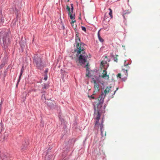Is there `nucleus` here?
I'll list each match as a JSON object with an SVG mask.
<instances>
[{
	"instance_id": "f257e3e1",
	"label": "nucleus",
	"mask_w": 160,
	"mask_h": 160,
	"mask_svg": "<svg viewBox=\"0 0 160 160\" xmlns=\"http://www.w3.org/2000/svg\"><path fill=\"white\" fill-rule=\"evenodd\" d=\"M112 87H107L106 89L104 91V93L103 92L102 94L101 97L99 101V102L97 104V108L98 110L96 111V107L95 105L93 104V108L94 109V115H95L96 112L97 113L96 115V117L94 118L95 120V126H98L99 121L101 117V114L102 113H104L105 112V109L108 103V102L111 99L113 98L114 95L115 94L117 91L118 88H117L116 90L111 95H109L108 96L106 103H105L103 107H102V105L103 103L104 99L105 96L106 94H108V93H110L112 92L111 90Z\"/></svg>"
},
{
	"instance_id": "f03ea898",
	"label": "nucleus",
	"mask_w": 160,
	"mask_h": 160,
	"mask_svg": "<svg viewBox=\"0 0 160 160\" xmlns=\"http://www.w3.org/2000/svg\"><path fill=\"white\" fill-rule=\"evenodd\" d=\"M85 45L84 43L81 42L80 38L77 34L74 45V52L76 53V56L78 58V61L81 65H85L87 63H89L88 62L87 58L91 57L90 55L88 57L84 47Z\"/></svg>"
},
{
	"instance_id": "7ed1b4c3",
	"label": "nucleus",
	"mask_w": 160,
	"mask_h": 160,
	"mask_svg": "<svg viewBox=\"0 0 160 160\" xmlns=\"http://www.w3.org/2000/svg\"><path fill=\"white\" fill-rule=\"evenodd\" d=\"M33 63L37 69L42 70L45 66L42 59L38 54L35 55L33 57Z\"/></svg>"
},
{
	"instance_id": "20e7f679",
	"label": "nucleus",
	"mask_w": 160,
	"mask_h": 160,
	"mask_svg": "<svg viewBox=\"0 0 160 160\" xmlns=\"http://www.w3.org/2000/svg\"><path fill=\"white\" fill-rule=\"evenodd\" d=\"M1 37L0 38V42L1 45L4 48L6 49L8 47L10 40L8 38V33L5 32L2 33Z\"/></svg>"
},
{
	"instance_id": "39448f33",
	"label": "nucleus",
	"mask_w": 160,
	"mask_h": 160,
	"mask_svg": "<svg viewBox=\"0 0 160 160\" xmlns=\"http://www.w3.org/2000/svg\"><path fill=\"white\" fill-rule=\"evenodd\" d=\"M71 6V10H70V7L68 6H67L66 7V9L68 11V15L70 16V19H73L72 20V22H71V23L72 25V26L73 27V28H75L76 27H74V25L72 24V23H73L74 22H76V21L75 19V15L72 14L73 13V4L72 3H71L70 4Z\"/></svg>"
},
{
	"instance_id": "423d86ee",
	"label": "nucleus",
	"mask_w": 160,
	"mask_h": 160,
	"mask_svg": "<svg viewBox=\"0 0 160 160\" xmlns=\"http://www.w3.org/2000/svg\"><path fill=\"white\" fill-rule=\"evenodd\" d=\"M99 78L97 76H94L92 78V80L94 81V91L93 93H96L99 91L101 86L99 84V82H98L99 80Z\"/></svg>"
},
{
	"instance_id": "0eeeda50",
	"label": "nucleus",
	"mask_w": 160,
	"mask_h": 160,
	"mask_svg": "<svg viewBox=\"0 0 160 160\" xmlns=\"http://www.w3.org/2000/svg\"><path fill=\"white\" fill-rule=\"evenodd\" d=\"M129 64L128 63H126V61L125 62L124 66L126 67L127 69H122V70L125 74V76L123 78H122L121 74L118 73V77L121 78L123 81H125L127 79V77L128 75L127 70L130 68L128 66Z\"/></svg>"
},
{
	"instance_id": "6e6552de",
	"label": "nucleus",
	"mask_w": 160,
	"mask_h": 160,
	"mask_svg": "<svg viewBox=\"0 0 160 160\" xmlns=\"http://www.w3.org/2000/svg\"><path fill=\"white\" fill-rule=\"evenodd\" d=\"M104 116H103L102 118V120L101 121L100 124L99 123V125L98 126H94V127L95 128L96 127H97L98 128L99 126H100V129L101 131V134L102 136L103 135V132L104 130V125L103 124V123L104 122Z\"/></svg>"
},
{
	"instance_id": "1a4fd4ad",
	"label": "nucleus",
	"mask_w": 160,
	"mask_h": 160,
	"mask_svg": "<svg viewBox=\"0 0 160 160\" xmlns=\"http://www.w3.org/2000/svg\"><path fill=\"white\" fill-rule=\"evenodd\" d=\"M76 141V140L75 139H73L69 140L68 141V144L71 143V144L69 145V148H66L65 151H66L67 152H68L69 151L70 147H72L73 145Z\"/></svg>"
},
{
	"instance_id": "9d476101",
	"label": "nucleus",
	"mask_w": 160,
	"mask_h": 160,
	"mask_svg": "<svg viewBox=\"0 0 160 160\" xmlns=\"http://www.w3.org/2000/svg\"><path fill=\"white\" fill-rule=\"evenodd\" d=\"M29 144V142L28 140H25L24 142H23L21 149L22 151H24L26 149V148L28 147V146Z\"/></svg>"
},
{
	"instance_id": "9b49d317",
	"label": "nucleus",
	"mask_w": 160,
	"mask_h": 160,
	"mask_svg": "<svg viewBox=\"0 0 160 160\" xmlns=\"http://www.w3.org/2000/svg\"><path fill=\"white\" fill-rule=\"evenodd\" d=\"M0 24H2L4 21V18L3 16L2 10H0Z\"/></svg>"
},
{
	"instance_id": "f8f14e48",
	"label": "nucleus",
	"mask_w": 160,
	"mask_h": 160,
	"mask_svg": "<svg viewBox=\"0 0 160 160\" xmlns=\"http://www.w3.org/2000/svg\"><path fill=\"white\" fill-rule=\"evenodd\" d=\"M86 68V70L88 71V72L87 73L86 75L88 76L90 74L89 69V63H87V64H85L84 67Z\"/></svg>"
},
{
	"instance_id": "ddd939ff",
	"label": "nucleus",
	"mask_w": 160,
	"mask_h": 160,
	"mask_svg": "<svg viewBox=\"0 0 160 160\" xmlns=\"http://www.w3.org/2000/svg\"><path fill=\"white\" fill-rule=\"evenodd\" d=\"M39 91H40L41 93L42 94V97L43 96L44 98H45V95L47 93L46 90L42 88V89L41 90H39Z\"/></svg>"
},
{
	"instance_id": "4468645a",
	"label": "nucleus",
	"mask_w": 160,
	"mask_h": 160,
	"mask_svg": "<svg viewBox=\"0 0 160 160\" xmlns=\"http://www.w3.org/2000/svg\"><path fill=\"white\" fill-rule=\"evenodd\" d=\"M100 30H101V29H99L98 32V38L99 41L100 42H103L104 40H103V39L100 36V35L99 34V32H100Z\"/></svg>"
},
{
	"instance_id": "2eb2a0df",
	"label": "nucleus",
	"mask_w": 160,
	"mask_h": 160,
	"mask_svg": "<svg viewBox=\"0 0 160 160\" xmlns=\"http://www.w3.org/2000/svg\"><path fill=\"white\" fill-rule=\"evenodd\" d=\"M103 71V72H105V73L103 74L102 75V77L104 78H107V79H109V77L108 75H107V72L106 71V70H104Z\"/></svg>"
},
{
	"instance_id": "dca6fc26",
	"label": "nucleus",
	"mask_w": 160,
	"mask_h": 160,
	"mask_svg": "<svg viewBox=\"0 0 160 160\" xmlns=\"http://www.w3.org/2000/svg\"><path fill=\"white\" fill-rule=\"evenodd\" d=\"M42 88H43V89L46 90L47 89H48L49 88V85L48 84L44 83L42 84Z\"/></svg>"
},
{
	"instance_id": "f3484780",
	"label": "nucleus",
	"mask_w": 160,
	"mask_h": 160,
	"mask_svg": "<svg viewBox=\"0 0 160 160\" xmlns=\"http://www.w3.org/2000/svg\"><path fill=\"white\" fill-rule=\"evenodd\" d=\"M110 56L116 62H118V59L115 58V56L113 55L112 53L111 54Z\"/></svg>"
},
{
	"instance_id": "a211bd4d",
	"label": "nucleus",
	"mask_w": 160,
	"mask_h": 160,
	"mask_svg": "<svg viewBox=\"0 0 160 160\" xmlns=\"http://www.w3.org/2000/svg\"><path fill=\"white\" fill-rule=\"evenodd\" d=\"M24 70V66H22V68L20 70V74L19 75L20 77H21Z\"/></svg>"
},
{
	"instance_id": "6ab92c4d",
	"label": "nucleus",
	"mask_w": 160,
	"mask_h": 160,
	"mask_svg": "<svg viewBox=\"0 0 160 160\" xmlns=\"http://www.w3.org/2000/svg\"><path fill=\"white\" fill-rule=\"evenodd\" d=\"M25 43L24 42H20V46L21 48L23 50V48L25 47Z\"/></svg>"
},
{
	"instance_id": "aec40b11",
	"label": "nucleus",
	"mask_w": 160,
	"mask_h": 160,
	"mask_svg": "<svg viewBox=\"0 0 160 160\" xmlns=\"http://www.w3.org/2000/svg\"><path fill=\"white\" fill-rule=\"evenodd\" d=\"M109 15L110 16L111 18H112V9L110 8L109 9Z\"/></svg>"
},
{
	"instance_id": "412c9836",
	"label": "nucleus",
	"mask_w": 160,
	"mask_h": 160,
	"mask_svg": "<svg viewBox=\"0 0 160 160\" xmlns=\"http://www.w3.org/2000/svg\"><path fill=\"white\" fill-rule=\"evenodd\" d=\"M128 13L125 12V11H124V12L123 13H122V16L123 18L124 19H125V15Z\"/></svg>"
},
{
	"instance_id": "4be33fe9",
	"label": "nucleus",
	"mask_w": 160,
	"mask_h": 160,
	"mask_svg": "<svg viewBox=\"0 0 160 160\" xmlns=\"http://www.w3.org/2000/svg\"><path fill=\"white\" fill-rule=\"evenodd\" d=\"M5 65V63L4 62H3L0 65V69H2L4 66Z\"/></svg>"
},
{
	"instance_id": "5701e85b",
	"label": "nucleus",
	"mask_w": 160,
	"mask_h": 160,
	"mask_svg": "<svg viewBox=\"0 0 160 160\" xmlns=\"http://www.w3.org/2000/svg\"><path fill=\"white\" fill-rule=\"evenodd\" d=\"M81 28L82 30L84 31L85 32H86V28L84 26H82Z\"/></svg>"
},
{
	"instance_id": "b1692460",
	"label": "nucleus",
	"mask_w": 160,
	"mask_h": 160,
	"mask_svg": "<svg viewBox=\"0 0 160 160\" xmlns=\"http://www.w3.org/2000/svg\"><path fill=\"white\" fill-rule=\"evenodd\" d=\"M48 79V74H45L44 77V79L45 81H46Z\"/></svg>"
},
{
	"instance_id": "393cba45",
	"label": "nucleus",
	"mask_w": 160,
	"mask_h": 160,
	"mask_svg": "<svg viewBox=\"0 0 160 160\" xmlns=\"http://www.w3.org/2000/svg\"><path fill=\"white\" fill-rule=\"evenodd\" d=\"M88 97L90 99H95V98L93 96V95H91V96H88Z\"/></svg>"
},
{
	"instance_id": "a878e982",
	"label": "nucleus",
	"mask_w": 160,
	"mask_h": 160,
	"mask_svg": "<svg viewBox=\"0 0 160 160\" xmlns=\"http://www.w3.org/2000/svg\"><path fill=\"white\" fill-rule=\"evenodd\" d=\"M48 71V68H46L44 71V73L45 74H47V73Z\"/></svg>"
},
{
	"instance_id": "bb28decb",
	"label": "nucleus",
	"mask_w": 160,
	"mask_h": 160,
	"mask_svg": "<svg viewBox=\"0 0 160 160\" xmlns=\"http://www.w3.org/2000/svg\"><path fill=\"white\" fill-rule=\"evenodd\" d=\"M21 77H20V76H19V78H18V79L17 81V84H19V83L21 80Z\"/></svg>"
},
{
	"instance_id": "cd10ccee",
	"label": "nucleus",
	"mask_w": 160,
	"mask_h": 160,
	"mask_svg": "<svg viewBox=\"0 0 160 160\" xmlns=\"http://www.w3.org/2000/svg\"><path fill=\"white\" fill-rule=\"evenodd\" d=\"M62 29H63V30L65 28L64 24L63 23H62Z\"/></svg>"
},
{
	"instance_id": "c85d7f7f",
	"label": "nucleus",
	"mask_w": 160,
	"mask_h": 160,
	"mask_svg": "<svg viewBox=\"0 0 160 160\" xmlns=\"http://www.w3.org/2000/svg\"><path fill=\"white\" fill-rule=\"evenodd\" d=\"M59 119H60V120L61 121V122H63V121H64V119L63 118H60L59 117Z\"/></svg>"
},
{
	"instance_id": "c756f323",
	"label": "nucleus",
	"mask_w": 160,
	"mask_h": 160,
	"mask_svg": "<svg viewBox=\"0 0 160 160\" xmlns=\"http://www.w3.org/2000/svg\"><path fill=\"white\" fill-rule=\"evenodd\" d=\"M52 157V156H50V157H48L47 160H51L50 157Z\"/></svg>"
},
{
	"instance_id": "7c9ffc66",
	"label": "nucleus",
	"mask_w": 160,
	"mask_h": 160,
	"mask_svg": "<svg viewBox=\"0 0 160 160\" xmlns=\"http://www.w3.org/2000/svg\"><path fill=\"white\" fill-rule=\"evenodd\" d=\"M103 19L104 20H105L107 19L106 17L105 16H104Z\"/></svg>"
},
{
	"instance_id": "2f4dec72",
	"label": "nucleus",
	"mask_w": 160,
	"mask_h": 160,
	"mask_svg": "<svg viewBox=\"0 0 160 160\" xmlns=\"http://www.w3.org/2000/svg\"><path fill=\"white\" fill-rule=\"evenodd\" d=\"M2 102H3V101L2 100L0 102V105L1 104V105H2Z\"/></svg>"
},
{
	"instance_id": "473e14b6",
	"label": "nucleus",
	"mask_w": 160,
	"mask_h": 160,
	"mask_svg": "<svg viewBox=\"0 0 160 160\" xmlns=\"http://www.w3.org/2000/svg\"><path fill=\"white\" fill-rule=\"evenodd\" d=\"M18 84H17H17L16 85V88H18Z\"/></svg>"
}]
</instances>
